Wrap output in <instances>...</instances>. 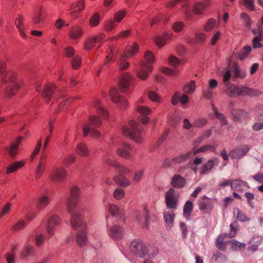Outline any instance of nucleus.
<instances>
[{
    "instance_id": "nucleus-40",
    "label": "nucleus",
    "mask_w": 263,
    "mask_h": 263,
    "mask_svg": "<svg viewBox=\"0 0 263 263\" xmlns=\"http://www.w3.org/2000/svg\"><path fill=\"white\" fill-rule=\"evenodd\" d=\"M193 209L192 202L187 201L183 207V216L187 220H189Z\"/></svg>"
},
{
    "instance_id": "nucleus-16",
    "label": "nucleus",
    "mask_w": 263,
    "mask_h": 263,
    "mask_svg": "<svg viewBox=\"0 0 263 263\" xmlns=\"http://www.w3.org/2000/svg\"><path fill=\"white\" fill-rule=\"evenodd\" d=\"M23 140V137L18 136L16 137L11 144L8 150L9 154L12 158L15 157L18 154L19 146Z\"/></svg>"
},
{
    "instance_id": "nucleus-23",
    "label": "nucleus",
    "mask_w": 263,
    "mask_h": 263,
    "mask_svg": "<svg viewBox=\"0 0 263 263\" xmlns=\"http://www.w3.org/2000/svg\"><path fill=\"white\" fill-rule=\"evenodd\" d=\"M199 207L200 210L205 212L211 211L212 209L211 200L205 196H203L199 200Z\"/></svg>"
},
{
    "instance_id": "nucleus-3",
    "label": "nucleus",
    "mask_w": 263,
    "mask_h": 263,
    "mask_svg": "<svg viewBox=\"0 0 263 263\" xmlns=\"http://www.w3.org/2000/svg\"><path fill=\"white\" fill-rule=\"evenodd\" d=\"M142 128L135 120H130L128 125L122 127L123 134L134 140L135 142L140 143L142 141L141 136Z\"/></svg>"
},
{
    "instance_id": "nucleus-13",
    "label": "nucleus",
    "mask_w": 263,
    "mask_h": 263,
    "mask_svg": "<svg viewBox=\"0 0 263 263\" xmlns=\"http://www.w3.org/2000/svg\"><path fill=\"white\" fill-rule=\"evenodd\" d=\"M211 5V0H201L194 3L193 5V13L198 15H203Z\"/></svg>"
},
{
    "instance_id": "nucleus-4",
    "label": "nucleus",
    "mask_w": 263,
    "mask_h": 263,
    "mask_svg": "<svg viewBox=\"0 0 263 263\" xmlns=\"http://www.w3.org/2000/svg\"><path fill=\"white\" fill-rule=\"evenodd\" d=\"M109 96L112 102L116 103L121 110H125L128 107L127 100L119 94V90L116 87H112L109 91Z\"/></svg>"
},
{
    "instance_id": "nucleus-55",
    "label": "nucleus",
    "mask_w": 263,
    "mask_h": 263,
    "mask_svg": "<svg viewBox=\"0 0 263 263\" xmlns=\"http://www.w3.org/2000/svg\"><path fill=\"white\" fill-rule=\"evenodd\" d=\"M108 212L112 216H118L120 213L119 207L114 204L110 203L107 206Z\"/></svg>"
},
{
    "instance_id": "nucleus-44",
    "label": "nucleus",
    "mask_w": 263,
    "mask_h": 263,
    "mask_svg": "<svg viewBox=\"0 0 263 263\" xmlns=\"http://www.w3.org/2000/svg\"><path fill=\"white\" fill-rule=\"evenodd\" d=\"M212 108L216 117L220 121L221 124L226 125L228 123L227 120L224 115L218 112L217 108L214 104H212Z\"/></svg>"
},
{
    "instance_id": "nucleus-35",
    "label": "nucleus",
    "mask_w": 263,
    "mask_h": 263,
    "mask_svg": "<svg viewBox=\"0 0 263 263\" xmlns=\"http://www.w3.org/2000/svg\"><path fill=\"white\" fill-rule=\"evenodd\" d=\"M226 94L229 97L235 98L239 96V87L230 84L226 86Z\"/></svg>"
},
{
    "instance_id": "nucleus-57",
    "label": "nucleus",
    "mask_w": 263,
    "mask_h": 263,
    "mask_svg": "<svg viewBox=\"0 0 263 263\" xmlns=\"http://www.w3.org/2000/svg\"><path fill=\"white\" fill-rule=\"evenodd\" d=\"M119 174V176H124L130 172V169L126 166L121 165L118 163V166L116 167Z\"/></svg>"
},
{
    "instance_id": "nucleus-38",
    "label": "nucleus",
    "mask_w": 263,
    "mask_h": 263,
    "mask_svg": "<svg viewBox=\"0 0 263 263\" xmlns=\"http://www.w3.org/2000/svg\"><path fill=\"white\" fill-rule=\"evenodd\" d=\"M25 163L23 161H16L10 164L7 166L6 170L7 174L12 173L24 166Z\"/></svg>"
},
{
    "instance_id": "nucleus-37",
    "label": "nucleus",
    "mask_w": 263,
    "mask_h": 263,
    "mask_svg": "<svg viewBox=\"0 0 263 263\" xmlns=\"http://www.w3.org/2000/svg\"><path fill=\"white\" fill-rule=\"evenodd\" d=\"M139 51V45L134 43L132 47H128L122 53V57L129 58L134 55Z\"/></svg>"
},
{
    "instance_id": "nucleus-20",
    "label": "nucleus",
    "mask_w": 263,
    "mask_h": 263,
    "mask_svg": "<svg viewBox=\"0 0 263 263\" xmlns=\"http://www.w3.org/2000/svg\"><path fill=\"white\" fill-rule=\"evenodd\" d=\"M85 7V0H79L74 3L70 10V15L73 18L78 17V13L84 9Z\"/></svg>"
},
{
    "instance_id": "nucleus-56",
    "label": "nucleus",
    "mask_w": 263,
    "mask_h": 263,
    "mask_svg": "<svg viewBox=\"0 0 263 263\" xmlns=\"http://www.w3.org/2000/svg\"><path fill=\"white\" fill-rule=\"evenodd\" d=\"M72 100V98H68L60 102L58 112L62 111L67 108L69 105L71 103Z\"/></svg>"
},
{
    "instance_id": "nucleus-49",
    "label": "nucleus",
    "mask_w": 263,
    "mask_h": 263,
    "mask_svg": "<svg viewBox=\"0 0 263 263\" xmlns=\"http://www.w3.org/2000/svg\"><path fill=\"white\" fill-rule=\"evenodd\" d=\"M216 23V21L215 19L212 18L209 19L204 26V31L206 32L211 31L214 29Z\"/></svg>"
},
{
    "instance_id": "nucleus-9",
    "label": "nucleus",
    "mask_w": 263,
    "mask_h": 263,
    "mask_svg": "<svg viewBox=\"0 0 263 263\" xmlns=\"http://www.w3.org/2000/svg\"><path fill=\"white\" fill-rule=\"evenodd\" d=\"M129 248L132 253L137 257H143L148 253L146 245L140 241H133L130 245Z\"/></svg>"
},
{
    "instance_id": "nucleus-7",
    "label": "nucleus",
    "mask_w": 263,
    "mask_h": 263,
    "mask_svg": "<svg viewBox=\"0 0 263 263\" xmlns=\"http://www.w3.org/2000/svg\"><path fill=\"white\" fill-rule=\"evenodd\" d=\"M179 195L173 188H170L165 194V204L168 209H176Z\"/></svg>"
},
{
    "instance_id": "nucleus-8",
    "label": "nucleus",
    "mask_w": 263,
    "mask_h": 263,
    "mask_svg": "<svg viewBox=\"0 0 263 263\" xmlns=\"http://www.w3.org/2000/svg\"><path fill=\"white\" fill-rule=\"evenodd\" d=\"M82 222L85 224V227L82 226H78L77 227H74L72 225V227L73 229L77 231L76 235V240L77 244L80 247H84L87 242V239L86 237V228L87 224L86 222L83 220V216H82L81 219Z\"/></svg>"
},
{
    "instance_id": "nucleus-21",
    "label": "nucleus",
    "mask_w": 263,
    "mask_h": 263,
    "mask_svg": "<svg viewBox=\"0 0 263 263\" xmlns=\"http://www.w3.org/2000/svg\"><path fill=\"white\" fill-rule=\"evenodd\" d=\"M14 23L21 37L25 38L26 35L25 33V26L24 24V17L23 15L22 14L18 15L15 20Z\"/></svg>"
},
{
    "instance_id": "nucleus-15",
    "label": "nucleus",
    "mask_w": 263,
    "mask_h": 263,
    "mask_svg": "<svg viewBox=\"0 0 263 263\" xmlns=\"http://www.w3.org/2000/svg\"><path fill=\"white\" fill-rule=\"evenodd\" d=\"M107 225L108 234L112 239L115 240L121 239L124 235L123 229L118 225L109 227L108 223V218H107Z\"/></svg>"
},
{
    "instance_id": "nucleus-1",
    "label": "nucleus",
    "mask_w": 263,
    "mask_h": 263,
    "mask_svg": "<svg viewBox=\"0 0 263 263\" xmlns=\"http://www.w3.org/2000/svg\"><path fill=\"white\" fill-rule=\"evenodd\" d=\"M8 60L9 57L7 55L4 58H0V75H2V81L6 85L5 93L8 97H11L17 93L24 85V81L15 70H9L5 72L6 69V62Z\"/></svg>"
},
{
    "instance_id": "nucleus-34",
    "label": "nucleus",
    "mask_w": 263,
    "mask_h": 263,
    "mask_svg": "<svg viewBox=\"0 0 263 263\" xmlns=\"http://www.w3.org/2000/svg\"><path fill=\"white\" fill-rule=\"evenodd\" d=\"M172 185L176 188H181L184 186L185 184V180L181 176L179 175H175L171 181Z\"/></svg>"
},
{
    "instance_id": "nucleus-2",
    "label": "nucleus",
    "mask_w": 263,
    "mask_h": 263,
    "mask_svg": "<svg viewBox=\"0 0 263 263\" xmlns=\"http://www.w3.org/2000/svg\"><path fill=\"white\" fill-rule=\"evenodd\" d=\"M80 194L79 188L77 186H72L70 189L69 195L67 200V209L68 213L71 215V224L74 227L78 226L85 227V224L81 220L84 210L82 208H79L77 210L74 211L75 208L77 206Z\"/></svg>"
},
{
    "instance_id": "nucleus-62",
    "label": "nucleus",
    "mask_w": 263,
    "mask_h": 263,
    "mask_svg": "<svg viewBox=\"0 0 263 263\" xmlns=\"http://www.w3.org/2000/svg\"><path fill=\"white\" fill-rule=\"evenodd\" d=\"M234 214L236 216V218L241 221H246L249 220V219L238 208L234 210Z\"/></svg>"
},
{
    "instance_id": "nucleus-25",
    "label": "nucleus",
    "mask_w": 263,
    "mask_h": 263,
    "mask_svg": "<svg viewBox=\"0 0 263 263\" xmlns=\"http://www.w3.org/2000/svg\"><path fill=\"white\" fill-rule=\"evenodd\" d=\"M239 96H257L260 94L259 90L253 89L246 86L239 87Z\"/></svg>"
},
{
    "instance_id": "nucleus-50",
    "label": "nucleus",
    "mask_w": 263,
    "mask_h": 263,
    "mask_svg": "<svg viewBox=\"0 0 263 263\" xmlns=\"http://www.w3.org/2000/svg\"><path fill=\"white\" fill-rule=\"evenodd\" d=\"M100 20V14L96 13L89 18V25L91 27H94L99 25Z\"/></svg>"
},
{
    "instance_id": "nucleus-6",
    "label": "nucleus",
    "mask_w": 263,
    "mask_h": 263,
    "mask_svg": "<svg viewBox=\"0 0 263 263\" xmlns=\"http://www.w3.org/2000/svg\"><path fill=\"white\" fill-rule=\"evenodd\" d=\"M61 219L59 216L52 214L48 218L46 227L47 236L49 238L54 235L57 227L60 224Z\"/></svg>"
},
{
    "instance_id": "nucleus-64",
    "label": "nucleus",
    "mask_w": 263,
    "mask_h": 263,
    "mask_svg": "<svg viewBox=\"0 0 263 263\" xmlns=\"http://www.w3.org/2000/svg\"><path fill=\"white\" fill-rule=\"evenodd\" d=\"M127 58H128L122 57V54L121 55L120 59L118 62V64L120 67V70H124L128 68L129 64L125 61V59Z\"/></svg>"
},
{
    "instance_id": "nucleus-18",
    "label": "nucleus",
    "mask_w": 263,
    "mask_h": 263,
    "mask_svg": "<svg viewBox=\"0 0 263 263\" xmlns=\"http://www.w3.org/2000/svg\"><path fill=\"white\" fill-rule=\"evenodd\" d=\"M46 167V155L43 153L41 155L39 164L35 169V177L39 179L45 171Z\"/></svg>"
},
{
    "instance_id": "nucleus-10",
    "label": "nucleus",
    "mask_w": 263,
    "mask_h": 263,
    "mask_svg": "<svg viewBox=\"0 0 263 263\" xmlns=\"http://www.w3.org/2000/svg\"><path fill=\"white\" fill-rule=\"evenodd\" d=\"M67 177V171L63 166L55 168L50 174V179L54 182L60 183L65 181Z\"/></svg>"
},
{
    "instance_id": "nucleus-31",
    "label": "nucleus",
    "mask_w": 263,
    "mask_h": 263,
    "mask_svg": "<svg viewBox=\"0 0 263 263\" xmlns=\"http://www.w3.org/2000/svg\"><path fill=\"white\" fill-rule=\"evenodd\" d=\"M218 161L217 159L209 160L200 168V174L203 175L209 173L214 165H217Z\"/></svg>"
},
{
    "instance_id": "nucleus-26",
    "label": "nucleus",
    "mask_w": 263,
    "mask_h": 263,
    "mask_svg": "<svg viewBox=\"0 0 263 263\" xmlns=\"http://www.w3.org/2000/svg\"><path fill=\"white\" fill-rule=\"evenodd\" d=\"M249 187L247 182L238 179L232 180L231 189L238 191H246Z\"/></svg>"
},
{
    "instance_id": "nucleus-51",
    "label": "nucleus",
    "mask_w": 263,
    "mask_h": 263,
    "mask_svg": "<svg viewBox=\"0 0 263 263\" xmlns=\"http://www.w3.org/2000/svg\"><path fill=\"white\" fill-rule=\"evenodd\" d=\"M161 70L163 73L173 77H177L179 73V71L178 69H172L166 67H162Z\"/></svg>"
},
{
    "instance_id": "nucleus-45",
    "label": "nucleus",
    "mask_w": 263,
    "mask_h": 263,
    "mask_svg": "<svg viewBox=\"0 0 263 263\" xmlns=\"http://www.w3.org/2000/svg\"><path fill=\"white\" fill-rule=\"evenodd\" d=\"M147 95V97L153 102L161 103L162 102V98L154 91L149 90Z\"/></svg>"
},
{
    "instance_id": "nucleus-43",
    "label": "nucleus",
    "mask_w": 263,
    "mask_h": 263,
    "mask_svg": "<svg viewBox=\"0 0 263 263\" xmlns=\"http://www.w3.org/2000/svg\"><path fill=\"white\" fill-rule=\"evenodd\" d=\"M195 88L196 82L192 80L184 85L183 91L185 93L191 94L195 91Z\"/></svg>"
},
{
    "instance_id": "nucleus-59",
    "label": "nucleus",
    "mask_w": 263,
    "mask_h": 263,
    "mask_svg": "<svg viewBox=\"0 0 263 263\" xmlns=\"http://www.w3.org/2000/svg\"><path fill=\"white\" fill-rule=\"evenodd\" d=\"M95 42L92 37L87 38L84 44V48L86 50L92 49L95 46Z\"/></svg>"
},
{
    "instance_id": "nucleus-33",
    "label": "nucleus",
    "mask_w": 263,
    "mask_h": 263,
    "mask_svg": "<svg viewBox=\"0 0 263 263\" xmlns=\"http://www.w3.org/2000/svg\"><path fill=\"white\" fill-rule=\"evenodd\" d=\"M89 133L90 134L91 136L95 138L98 139L101 137V134L98 130L92 129L86 124L83 125V134L84 136H87Z\"/></svg>"
},
{
    "instance_id": "nucleus-28",
    "label": "nucleus",
    "mask_w": 263,
    "mask_h": 263,
    "mask_svg": "<svg viewBox=\"0 0 263 263\" xmlns=\"http://www.w3.org/2000/svg\"><path fill=\"white\" fill-rule=\"evenodd\" d=\"M76 153L81 157H87L90 153L89 148L83 142H80L78 144L75 148Z\"/></svg>"
},
{
    "instance_id": "nucleus-5",
    "label": "nucleus",
    "mask_w": 263,
    "mask_h": 263,
    "mask_svg": "<svg viewBox=\"0 0 263 263\" xmlns=\"http://www.w3.org/2000/svg\"><path fill=\"white\" fill-rule=\"evenodd\" d=\"M231 231L227 235L226 233L221 234L217 239L216 242V247L221 251H224L226 249V243L224 242V239L226 237L229 238L234 237L237 232V224L236 222H233L230 224Z\"/></svg>"
},
{
    "instance_id": "nucleus-61",
    "label": "nucleus",
    "mask_w": 263,
    "mask_h": 263,
    "mask_svg": "<svg viewBox=\"0 0 263 263\" xmlns=\"http://www.w3.org/2000/svg\"><path fill=\"white\" fill-rule=\"evenodd\" d=\"M26 225L27 223L25 220H20L12 226V230L13 231H18L25 228Z\"/></svg>"
},
{
    "instance_id": "nucleus-54",
    "label": "nucleus",
    "mask_w": 263,
    "mask_h": 263,
    "mask_svg": "<svg viewBox=\"0 0 263 263\" xmlns=\"http://www.w3.org/2000/svg\"><path fill=\"white\" fill-rule=\"evenodd\" d=\"M215 149V147L212 145H205L201 147L199 149L194 148L192 151L193 155L197 154L198 153L204 152L206 151H213Z\"/></svg>"
},
{
    "instance_id": "nucleus-53",
    "label": "nucleus",
    "mask_w": 263,
    "mask_h": 263,
    "mask_svg": "<svg viewBox=\"0 0 263 263\" xmlns=\"http://www.w3.org/2000/svg\"><path fill=\"white\" fill-rule=\"evenodd\" d=\"M252 50V48L249 46H245L241 51L238 54V57L239 60H243L246 59L248 54L250 53Z\"/></svg>"
},
{
    "instance_id": "nucleus-63",
    "label": "nucleus",
    "mask_w": 263,
    "mask_h": 263,
    "mask_svg": "<svg viewBox=\"0 0 263 263\" xmlns=\"http://www.w3.org/2000/svg\"><path fill=\"white\" fill-rule=\"evenodd\" d=\"M168 62L171 66L174 67L178 66L181 63L180 59L173 55L169 56L168 58Z\"/></svg>"
},
{
    "instance_id": "nucleus-41",
    "label": "nucleus",
    "mask_w": 263,
    "mask_h": 263,
    "mask_svg": "<svg viewBox=\"0 0 263 263\" xmlns=\"http://www.w3.org/2000/svg\"><path fill=\"white\" fill-rule=\"evenodd\" d=\"M155 56L154 54L150 51H147L144 56V60L141 61L140 62H143L145 65H149L152 66V64L155 62Z\"/></svg>"
},
{
    "instance_id": "nucleus-58",
    "label": "nucleus",
    "mask_w": 263,
    "mask_h": 263,
    "mask_svg": "<svg viewBox=\"0 0 263 263\" xmlns=\"http://www.w3.org/2000/svg\"><path fill=\"white\" fill-rule=\"evenodd\" d=\"M88 124L89 125L99 127L101 124V120L99 117L93 115L89 117L88 119Z\"/></svg>"
},
{
    "instance_id": "nucleus-29",
    "label": "nucleus",
    "mask_w": 263,
    "mask_h": 263,
    "mask_svg": "<svg viewBox=\"0 0 263 263\" xmlns=\"http://www.w3.org/2000/svg\"><path fill=\"white\" fill-rule=\"evenodd\" d=\"M43 8L41 6L36 7L32 14V22L34 24L41 23L43 20Z\"/></svg>"
},
{
    "instance_id": "nucleus-27",
    "label": "nucleus",
    "mask_w": 263,
    "mask_h": 263,
    "mask_svg": "<svg viewBox=\"0 0 263 263\" xmlns=\"http://www.w3.org/2000/svg\"><path fill=\"white\" fill-rule=\"evenodd\" d=\"M50 202V197L47 194H42L38 198L36 206L39 210L45 209Z\"/></svg>"
},
{
    "instance_id": "nucleus-32",
    "label": "nucleus",
    "mask_w": 263,
    "mask_h": 263,
    "mask_svg": "<svg viewBox=\"0 0 263 263\" xmlns=\"http://www.w3.org/2000/svg\"><path fill=\"white\" fill-rule=\"evenodd\" d=\"M92 106L97 110L98 114L103 118L108 117V112L102 106L101 102L99 99H96L92 103Z\"/></svg>"
},
{
    "instance_id": "nucleus-46",
    "label": "nucleus",
    "mask_w": 263,
    "mask_h": 263,
    "mask_svg": "<svg viewBox=\"0 0 263 263\" xmlns=\"http://www.w3.org/2000/svg\"><path fill=\"white\" fill-rule=\"evenodd\" d=\"M175 218V214L172 212H165L164 213V220L167 227L171 228Z\"/></svg>"
},
{
    "instance_id": "nucleus-11",
    "label": "nucleus",
    "mask_w": 263,
    "mask_h": 263,
    "mask_svg": "<svg viewBox=\"0 0 263 263\" xmlns=\"http://www.w3.org/2000/svg\"><path fill=\"white\" fill-rule=\"evenodd\" d=\"M136 110L140 114L138 118L139 121L143 125L147 124L149 121L148 115L151 114L152 111V109L146 106L137 104Z\"/></svg>"
},
{
    "instance_id": "nucleus-17",
    "label": "nucleus",
    "mask_w": 263,
    "mask_h": 263,
    "mask_svg": "<svg viewBox=\"0 0 263 263\" xmlns=\"http://www.w3.org/2000/svg\"><path fill=\"white\" fill-rule=\"evenodd\" d=\"M132 80V77L128 72L124 73L120 80V87L123 93L126 92L128 90L130 82Z\"/></svg>"
},
{
    "instance_id": "nucleus-42",
    "label": "nucleus",
    "mask_w": 263,
    "mask_h": 263,
    "mask_svg": "<svg viewBox=\"0 0 263 263\" xmlns=\"http://www.w3.org/2000/svg\"><path fill=\"white\" fill-rule=\"evenodd\" d=\"M132 32V30H130V29L122 31L118 34L110 37L109 39V41H117V40H119L120 39H123L127 38L130 35Z\"/></svg>"
},
{
    "instance_id": "nucleus-60",
    "label": "nucleus",
    "mask_w": 263,
    "mask_h": 263,
    "mask_svg": "<svg viewBox=\"0 0 263 263\" xmlns=\"http://www.w3.org/2000/svg\"><path fill=\"white\" fill-rule=\"evenodd\" d=\"M252 129L254 131L263 129V115H261L258 118L257 121L253 125Z\"/></svg>"
},
{
    "instance_id": "nucleus-39",
    "label": "nucleus",
    "mask_w": 263,
    "mask_h": 263,
    "mask_svg": "<svg viewBox=\"0 0 263 263\" xmlns=\"http://www.w3.org/2000/svg\"><path fill=\"white\" fill-rule=\"evenodd\" d=\"M193 155L192 151H188L185 154H181L174 158L172 162L175 163H180L186 161L192 155Z\"/></svg>"
},
{
    "instance_id": "nucleus-24",
    "label": "nucleus",
    "mask_w": 263,
    "mask_h": 263,
    "mask_svg": "<svg viewBox=\"0 0 263 263\" xmlns=\"http://www.w3.org/2000/svg\"><path fill=\"white\" fill-rule=\"evenodd\" d=\"M82 35L83 29L79 25L73 26L68 33L69 37L72 40L79 39L82 37Z\"/></svg>"
},
{
    "instance_id": "nucleus-14",
    "label": "nucleus",
    "mask_w": 263,
    "mask_h": 263,
    "mask_svg": "<svg viewBox=\"0 0 263 263\" xmlns=\"http://www.w3.org/2000/svg\"><path fill=\"white\" fill-rule=\"evenodd\" d=\"M153 68V66L145 65L143 62H140L136 71L137 77L141 80H146L148 77L149 73L152 71Z\"/></svg>"
},
{
    "instance_id": "nucleus-36",
    "label": "nucleus",
    "mask_w": 263,
    "mask_h": 263,
    "mask_svg": "<svg viewBox=\"0 0 263 263\" xmlns=\"http://www.w3.org/2000/svg\"><path fill=\"white\" fill-rule=\"evenodd\" d=\"M114 180L118 185L123 187H127L131 184L130 180L124 176L116 175L114 177Z\"/></svg>"
},
{
    "instance_id": "nucleus-19",
    "label": "nucleus",
    "mask_w": 263,
    "mask_h": 263,
    "mask_svg": "<svg viewBox=\"0 0 263 263\" xmlns=\"http://www.w3.org/2000/svg\"><path fill=\"white\" fill-rule=\"evenodd\" d=\"M249 151L247 145H241L232 151L230 153V156L234 159H240L245 156Z\"/></svg>"
},
{
    "instance_id": "nucleus-30",
    "label": "nucleus",
    "mask_w": 263,
    "mask_h": 263,
    "mask_svg": "<svg viewBox=\"0 0 263 263\" xmlns=\"http://www.w3.org/2000/svg\"><path fill=\"white\" fill-rule=\"evenodd\" d=\"M232 119L235 122H241L248 116V113L239 109H233L232 111Z\"/></svg>"
},
{
    "instance_id": "nucleus-48",
    "label": "nucleus",
    "mask_w": 263,
    "mask_h": 263,
    "mask_svg": "<svg viewBox=\"0 0 263 263\" xmlns=\"http://www.w3.org/2000/svg\"><path fill=\"white\" fill-rule=\"evenodd\" d=\"M232 71L234 73L235 78H244L246 76V72L245 71H241L239 66L236 64H234L232 67Z\"/></svg>"
},
{
    "instance_id": "nucleus-52",
    "label": "nucleus",
    "mask_w": 263,
    "mask_h": 263,
    "mask_svg": "<svg viewBox=\"0 0 263 263\" xmlns=\"http://www.w3.org/2000/svg\"><path fill=\"white\" fill-rule=\"evenodd\" d=\"M126 13L127 11L124 9L116 12L114 15V21L117 23L120 22L124 18Z\"/></svg>"
},
{
    "instance_id": "nucleus-12",
    "label": "nucleus",
    "mask_w": 263,
    "mask_h": 263,
    "mask_svg": "<svg viewBox=\"0 0 263 263\" xmlns=\"http://www.w3.org/2000/svg\"><path fill=\"white\" fill-rule=\"evenodd\" d=\"M134 151V147L129 143L123 142L121 144V147L117 150L118 156L130 160L133 158L132 153Z\"/></svg>"
},
{
    "instance_id": "nucleus-47",
    "label": "nucleus",
    "mask_w": 263,
    "mask_h": 263,
    "mask_svg": "<svg viewBox=\"0 0 263 263\" xmlns=\"http://www.w3.org/2000/svg\"><path fill=\"white\" fill-rule=\"evenodd\" d=\"M227 243H230L231 246V249L233 250H241L246 248V244L238 242L236 240L233 239L227 242Z\"/></svg>"
},
{
    "instance_id": "nucleus-22",
    "label": "nucleus",
    "mask_w": 263,
    "mask_h": 263,
    "mask_svg": "<svg viewBox=\"0 0 263 263\" xmlns=\"http://www.w3.org/2000/svg\"><path fill=\"white\" fill-rule=\"evenodd\" d=\"M55 88V86L53 84L48 83L43 89V97L47 103L49 102Z\"/></svg>"
}]
</instances>
